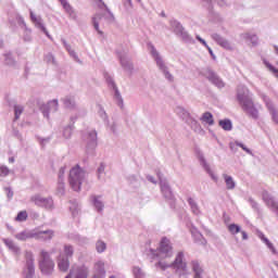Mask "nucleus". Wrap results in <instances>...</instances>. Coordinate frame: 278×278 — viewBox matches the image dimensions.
Listing matches in <instances>:
<instances>
[{
	"mask_svg": "<svg viewBox=\"0 0 278 278\" xmlns=\"http://www.w3.org/2000/svg\"><path fill=\"white\" fill-rule=\"evenodd\" d=\"M51 105H54V108H58V100H53L52 102H50Z\"/></svg>",
	"mask_w": 278,
	"mask_h": 278,
	"instance_id": "a19ab883",
	"label": "nucleus"
},
{
	"mask_svg": "<svg viewBox=\"0 0 278 278\" xmlns=\"http://www.w3.org/2000/svg\"><path fill=\"white\" fill-rule=\"evenodd\" d=\"M134 275H135V277L140 278V277H142V270L139 267H135Z\"/></svg>",
	"mask_w": 278,
	"mask_h": 278,
	"instance_id": "473e14b6",
	"label": "nucleus"
},
{
	"mask_svg": "<svg viewBox=\"0 0 278 278\" xmlns=\"http://www.w3.org/2000/svg\"><path fill=\"white\" fill-rule=\"evenodd\" d=\"M103 170H105V166L104 165H100V167L98 168V173H103Z\"/></svg>",
	"mask_w": 278,
	"mask_h": 278,
	"instance_id": "4c0bfd02",
	"label": "nucleus"
},
{
	"mask_svg": "<svg viewBox=\"0 0 278 278\" xmlns=\"http://www.w3.org/2000/svg\"><path fill=\"white\" fill-rule=\"evenodd\" d=\"M25 260H26V270H24V275H26V278H31L34 277V273L36 271L34 267V254H31V252H26Z\"/></svg>",
	"mask_w": 278,
	"mask_h": 278,
	"instance_id": "20e7f679",
	"label": "nucleus"
},
{
	"mask_svg": "<svg viewBox=\"0 0 278 278\" xmlns=\"http://www.w3.org/2000/svg\"><path fill=\"white\" fill-rule=\"evenodd\" d=\"M73 270L65 277V278H72Z\"/></svg>",
	"mask_w": 278,
	"mask_h": 278,
	"instance_id": "c03bdc74",
	"label": "nucleus"
},
{
	"mask_svg": "<svg viewBox=\"0 0 278 278\" xmlns=\"http://www.w3.org/2000/svg\"><path fill=\"white\" fill-rule=\"evenodd\" d=\"M213 84H215V86H217L218 88H223L225 86L223 80H219L218 78H213Z\"/></svg>",
	"mask_w": 278,
	"mask_h": 278,
	"instance_id": "2f4dec72",
	"label": "nucleus"
},
{
	"mask_svg": "<svg viewBox=\"0 0 278 278\" xmlns=\"http://www.w3.org/2000/svg\"><path fill=\"white\" fill-rule=\"evenodd\" d=\"M228 231H230L232 233V236H236V233H240V226H238L236 224H230L228 226Z\"/></svg>",
	"mask_w": 278,
	"mask_h": 278,
	"instance_id": "5701e85b",
	"label": "nucleus"
},
{
	"mask_svg": "<svg viewBox=\"0 0 278 278\" xmlns=\"http://www.w3.org/2000/svg\"><path fill=\"white\" fill-rule=\"evenodd\" d=\"M59 177H64V167L60 168Z\"/></svg>",
	"mask_w": 278,
	"mask_h": 278,
	"instance_id": "58836bf2",
	"label": "nucleus"
},
{
	"mask_svg": "<svg viewBox=\"0 0 278 278\" xmlns=\"http://www.w3.org/2000/svg\"><path fill=\"white\" fill-rule=\"evenodd\" d=\"M263 199L269 207H271L273 210L278 212V203L275 202V200L273 198H270V195H268V193H264Z\"/></svg>",
	"mask_w": 278,
	"mask_h": 278,
	"instance_id": "f8f14e48",
	"label": "nucleus"
},
{
	"mask_svg": "<svg viewBox=\"0 0 278 278\" xmlns=\"http://www.w3.org/2000/svg\"><path fill=\"white\" fill-rule=\"evenodd\" d=\"M39 268L43 275H51V273H53L55 263H53V260H51L49 252H40Z\"/></svg>",
	"mask_w": 278,
	"mask_h": 278,
	"instance_id": "7ed1b4c3",
	"label": "nucleus"
},
{
	"mask_svg": "<svg viewBox=\"0 0 278 278\" xmlns=\"http://www.w3.org/2000/svg\"><path fill=\"white\" fill-rule=\"evenodd\" d=\"M64 8H65L67 14H70V15L74 14L73 8H71V4H64Z\"/></svg>",
	"mask_w": 278,
	"mask_h": 278,
	"instance_id": "72a5a7b5",
	"label": "nucleus"
},
{
	"mask_svg": "<svg viewBox=\"0 0 278 278\" xmlns=\"http://www.w3.org/2000/svg\"><path fill=\"white\" fill-rule=\"evenodd\" d=\"M197 40H199L201 45H203L204 47H206V49H208V53H211V55L213 54L212 48L207 46V42H205V39L201 38L200 36H197Z\"/></svg>",
	"mask_w": 278,
	"mask_h": 278,
	"instance_id": "c756f323",
	"label": "nucleus"
},
{
	"mask_svg": "<svg viewBox=\"0 0 278 278\" xmlns=\"http://www.w3.org/2000/svg\"><path fill=\"white\" fill-rule=\"evenodd\" d=\"M4 244L11 250L13 251V253H15L16 255H18V253H21V249H18V247L14 245V242L12 240L9 239H4L3 240Z\"/></svg>",
	"mask_w": 278,
	"mask_h": 278,
	"instance_id": "2eb2a0df",
	"label": "nucleus"
},
{
	"mask_svg": "<svg viewBox=\"0 0 278 278\" xmlns=\"http://www.w3.org/2000/svg\"><path fill=\"white\" fill-rule=\"evenodd\" d=\"M30 21L34 23L35 27H38L39 29H41V31L43 34H47V36H49V33L47 31V28L45 27V25L42 24V17L37 16L36 14H34L30 11Z\"/></svg>",
	"mask_w": 278,
	"mask_h": 278,
	"instance_id": "0eeeda50",
	"label": "nucleus"
},
{
	"mask_svg": "<svg viewBox=\"0 0 278 278\" xmlns=\"http://www.w3.org/2000/svg\"><path fill=\"white\" fill-rule=\"evenodd\" d=\"M74 278H88V269L86 267H79Z\"/></svg>",
	"mask_w": 278,
	"mask_h": 278,
	"instance_id": "a211bd4d",
	"label": "nucleus"
},
{
	"mask_svg": "<svg viewBox=\"0 0 278 278\" xmlns=\"http://www.w3.org/2000/svg\"><path fill=\"white\" fill-rule=\"evenodd\" d=\"M264 64L266 68H268V71H270V73H273V75H275V77H277L278 79V70L275 66H273V64H270L268 61H264Z\"/></svg>",
	"mask_w": 278,
	"mask_h": 278,
	"instance_id": "aec40b11",
	"label": "nucleus"
},
{
	"mask_svg": "<svg viewBox=\"0 0 278 278\" xmlns=\"http://www.w3.org/2000/svg\"><path fill=\"white\" fill-rule=\"evenodd\" d=\"M213 40L219 45V47H223V49H231V43L227 41V39L223 38L218 34H213L212 35Z\"/></svg>",
	"mask_w": 278,
	"mask_h": 278,
	"instance_id": "9d476101",
	"label": "nucleus"
},
{
	"mask_svg": "<svg viewBox=\"0 0 278 278\" xmlns=\"http://www.w3.org/2000/svg\"><path fill=\"white\" fill-rule=\"evenodd\" d=\"M264 101L266 103V108L268 109V111L270 112V114L273 116V121H275V123H278V114H277V110H275V105H273L270 100L267 99L266 97H264Z\"/></svg>",
	"mask_w": 278,
	"mask_h": 278,
	"instance_id": "9b49d317",
	"label": "nucleus"
},
{
	"mask_svg": "<svg viewBox=\"0 0 278 278\" xmlns=\"http://www.w3.org/2000/svg\"><path fill=\"white\" fill-rule=\"evenodd\" d=\"M34 201H35L36 205H45L46 203H50V204L53 203V201L48 200V199H43V198H40V197H35Z\"/></svg>",
	"mask_w": 278,
	"mask_h": 278,
	"instance_id": "412c9836",
	"label": "nucleus"
},
{
	"mask_svg": "<svg viewBox=\"0 0 278 278\" xmlns=\"http://www.w3.org/2000/svg\"><path fill=\"white\" fill-rule=\"evenodd\" d=\"M224 179L227 190H233V188H236V181H233V178L231 176L224 174Z\"/></svg>",
	"mask_w": 278,
	"mask_h": 278,
	"instance_id": "ddd939ff",
	"label": "nucleus"
},
{
	"mask_svg": "<svg viewBox=\"0 0 278 278\" xmlns=\"http://www.w3.org/2000/svg\"><path fill=\"white\" fill-rule=\"evenodd\" d=\"M71 266V262L68 258H64L63 255H60L58 258V268L61 270V273H66Z\"/></svg>",
	"mask_w": 278,
	"mask_h": 278,
	"instance_id": "1a4fd4ad",
	"label": "nucleus"
},
{
	"mask_svg": "<svg viewBox=\"0 0 278 278\" xmlns=\"http://www.w3.org/2000/svg\"><path fill=\"white\" fill-rule=\"evenodd\" d=\"M165 77L167 78V79H173V76L169 74V73H165Z\"/></svg>",
	"mask_w": 278,
	"mask_h": 278,
	"instance_id": "ea45409f",
	"label": "nucleus"
},
{
	"mask_svg": "<svg viewBox=\"0 0 278 278\" xmlns=\"http://www.w3.org/2000/svg\"><path fill=\"white\" fill-rule=\"evenodd\" d=\"M240 90H244V87H241L238 89V101L240 102V104L242 105L243 110L245 112H251V110L254 109L253 105V100L247 98L245 96H243L242 93H240Z\"/></svg>",
	"mask_w": 278,
	"mask_h": 278,
	"instance_id": "39448f33",
	"label": "nucleus"
},
{
	"mask_svg": "<svg viewBox=\"0 0 278 278\" xmlns=\"http://www.w3.org/2000/svg\"><path fill=\"white\" fill-rule=\"evenodd\" d=\"M86 177V174L79 166H75L70 172V185L72 186L73 190L78 192L81 190V181Z\"/></svg>",
	"mask_w": 278,
	"mask_h": 278,
	"instance_id": "f03ea898",
	"label": "nucleus"
},
{
	"mask_svg": "<svg viewBox=\"0 0 278 278\" xmlns=\"http://www.w3.org/2000/svg\"><path fill=\"white\" fill-rule=\"evenodd\" d=\"M94 275L93 278L105 277V263L103 261H98L93 266Z\"/></svg>",
	"mask_w": 278,
	"mask_h": 278,
	"instance_id": "423d86ee",
	"label": "nucleus"
},
{
	"mask_svg": "<svg viewBox=\"0 0 278 278\" xmlns=\"http://www.w3.org/2000/svg\"><path fill=\"white\" fill-rule=\"evenodd\" d=\"M152 55L156 60L157 66H160V68L164 71V68H166V66L164 65V61H162V59L160 58V54L154 48L152 49Z\"/></svg>",
	"mask_w": 278,
	"mask_h": 278,
	"instance_id": "dca6fc26",
	"label": "nucleus"
},
{
	"mask_svg": "<svg viewBox=\"0 0 278 278\" xmlns=\"http://www.w3.org/2000/svg\"><path fill=\"white\" fill-rule=\"evenodd\" d=\"M96 249H97L98 253H103V251H105V249H106L105 242L98 241L96 244Z\"/></svg>",
	"mask_w": 278,
	"mask_h": 278,
	"instance_id": "393cba45",
	"label": "nucleus"
},
{
	"mask_svg": "<svg viewBox=\"0 0 278 278\" xmlns=\"http://www.w3.org/2000/svg\"><path fill=\"white\" fill-rule=\"evenodd\" d=\"M14 114H15V121H18V118H21V115L23 114V106L15 105L14 106Z\"/></svg>",
	"mask_w": 278,
	"mask_h": 278,
	"instance_id": "b1692460",
	"label": "nucleus"
},
{
	"mask_svg": "<svg viewBox=\"0 0 278 278\" xmlns=\"http://www.w3.org/2000/svg\"><path fill=\"white\" fill-rule=\"evenodd\" d=\"M10 175V169L7 166H0V177H8Z\"/></svg>",
	"mask_w": 278,
	"mask_h": 278,
	"instance_id": "a878e982",
	"label": "nucleus"
},
{
	"mask_svg": "<svg viewBox=\"0 0 278 278\" xmlns=\"http://www.w3.org/2000/svg\"><path fill=\"white\" fill-rule=\"evenodd\" d=\"M93 26L99 34H103L101 30H99V22H97V17H93Z\"/></svg>",
	"mask_w": 278,
	"mask_h": 278,
	"instance_id": "c9c22d12",
	"label": "nucleus"
},
{
	"mask_svg": "<svg viewBox=\"0 0 278 278\" xmlns=\"http://www.w3.org/2000/svg\"><path fill=\"white\" fill-rule=\"evenodd\" d=\"M263 242L270 249L271 253H277V250L275 249V245L270 243V241L266 238H263Z\"/></svg>",
	"mask_w": 278,
	"mask_h": 278,
	"instance_id": "7c9ffc66",
	"label": "nucleus"
},
{
	"mask_svg": "<svg viewBox=\"0 0 278 278\" xmlns=\"http://www.w3.org/2000/svg\"><path fill=\"white\" fill-rule=\"evenodd\" d=\"M276 53L278 54V46H274Z\"/></svg>",
	"mask_w": 278,
	"mask_h": 278,
	"instance_id": "a18cd8bd",
	"label": "nucleus"
},
{
	"mask_svg": "<svg viewBox=\"0 0 278 278\" xmlns=\"http://www.w3.org/2000/svg\"><path fill=\"white\" fill-rule=\"evenodd\" d=\"M237 147H240V149L245 151V153H250L251 154V150L249 148H245V146L243 143H237Z\"/></svg>",
	"mask_w": 278,
	"mask_h": 278,
	"instance_id": "f704fd0d",
	"label": "nucleus"
},
{
	"mask_svg": "<svg viewBox=\"0 0 278 278\" xmlns=\"http://www.w3.org/2000/svg\"><path fill=\"white\" fill-rule=\"evenodd\" d=\"M189 205H191V210L194 214L199 213V208H197V203H194V200L192 198H189L188 200Z\"/></svg>",
	"mask_w": 278,
	"mask_h": 278,
	"instance_id": "c85d7f7f",
	"label": "nucleus"
},
{
	"mask_svg": "<svg viewBox=\"0 0 278 278\" xmlns=\"http://www.w3.org/2000/svg\"><path fill=\"white\" fill-rule=\"evenodd\" d=\"M10 164H14V157L9 159Z\"/></svg>",
	"mask_w": 278,
	"mask_h": 278,
	"instance_id": "79ce46f5",
	"label": "nucleus"
},
{
	"mask_svg": "<svg viewBox=\"0 0 278 278\" xmlns=\"http://www.w3.org/2000/svg\"><path fill=\"white\" fill-rule=\"evenodd\" d=\"M63 251H64V255L66 258L73 257V254L75 253V250L73 249V245H71V244H65Z\"/></svg>",
	"mask_w": 278,
	"mask_h": 278,
	"instance_id": "6ab92c4d",
	"label": "nucleus"
},
{
	"mask_svg": "<svg viewBox=\"0 0 278 278\" xmlns=\"http://www.w3.org/2000/svg\"><path fill=\"white\" fill-rule=\"evenodd\" d=\"M211 177H212V179H214V181H217V178H216V176H214V174H211Z\"/></svg>",
	"mask_w": 278,
	"mask_h": 278,
	"instance_id": "37998d69",
	"label": "nucleus"
},
{
	"mask_svg": "<svg viewBox=\"0 0 278 278\" xmlns=\"http://www.w3.org/2000/svg\"><path fill=\"white\" fill-rule=\"evenodd\" d=\"M189 205H191V210L194 214L199 213V208H197V203H194V200L192 198H189L188 200Z\"/></svg>",
	"mask_w": 278,
	"mask_h": 278,
	"instance_id": "cd10ccee",
	"label": "nucleus"
},
{
	"mask_svg": "<svg viewBox=\"0 0 278 278\" xmlns=\"http://www.w3.org/2000/svg\"><path fill=\"white\" fill-rule=\"evenodd\" d=\"M157 255L161 257L159 266L162 270H166V268H170V266L177 268V270H186L187 268V264L184 262V252H178L175 261H170V257H173V247L170 245V240L167 238L161 240Z\"/></svg>",
	"mask_w": 278,
	"mask_h": 278,
	"instance_id": "f257e3e1",
	"label": "nucleus"
},
{
	"mask_svg": "<svg viewBox=\"0 0 278 278\" xmlns=\"http://www.w3.org/2000/svg\"><path fill=\"white\" fill-rule=\"evenodd\" d=\"M219 127H222V129H224L225 131H231V121L229 119H222L219 121Z\"/></svg>",
	"mask_w": 278,
	"mask_h": 278,
	"instance_id": "f3484780",
	"label": "nucleus"
},
{
	"mask_svg": "<svg viewBox=\"0 0 278 278\" xmlns=\"http://www.w3.org/2000/svg\"><path fill=\"white\" fill-rule=\"evenodd\" d=\"M93 204L99 212H101V210H103V202L99 201V199L97 197H93Z\"/></svg>",
	"mask_w": 278,
	"mask_h": 278,
	"instance_id": "bb28decb",
	"label": "nucleus"
},
{
	"mask_svg": "<svg viewBox=\"0 0 278 278\" xmlns=\"http://www.w3.org/2000/svg\"><path fill=\"white\" fill-rule=\"evenodd\" d=\"M241 235H242V239L243 240H248L249 239V236L247 235L245 231H241Z\"/></svg>",
	"mask_w": 278,
	"mask_h": 278,
	"instance_id": "e433bc0d",
	"label": "nucleus"
},
{
	"mask_svg": "<svg viewBox=\"0 0 278 278\" xmlns=\"http://www.w3.org/2000/svg\"><path fill=\"white\" fill-rule=\"evenodd\" d=\"M201 121L206 123V125H214V115H212L210 112H205L203 113Z\"/></svg>",
	"mask_w": 278,
	"mask_h": 278,
	"instance_id": "4468645a",
	"label": "nucleus"
},
{
	"mask_svg": "<svg viewBox=\"0 0 278 278\" xmlns=\"http://www.w3.org/2000/svg\"><path fill=\"white\" fill-rule=\"evenodd\" d=\"M33 236L37 240H51L53 238V230L36 231Z\"/></svg>",
	"mask_w": 278,
	"mask_h": 278,
	"instance_id": "6e6552de",
	"label": "nucleus"
},
{
	"mask_svg": "<svg viewBox=\"0 0 278 278\" xmlns=\"http://www.w3.org/2000/svg\"><path fill=\"white\" fill-rule=\"evenodd\" d=\"M15 220L17 223H24V220H27V211H22L17 214V216L15 217Z\"/></svg>",
	"mask_w": 278,
	"mask_h": 278,
	"instance_id": "4be33fe9",
	"label": "nucleus"
}]
</instances>
